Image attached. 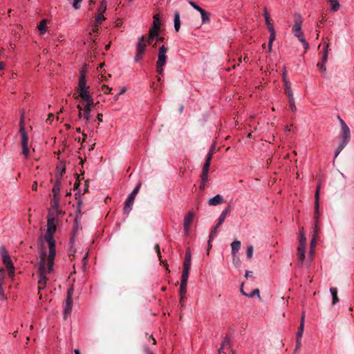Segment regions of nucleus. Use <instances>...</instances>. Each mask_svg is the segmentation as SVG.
<instances>
[{"label": "nucleus", "instance_id": "obj_1", "mask_svg": "<svg viewBox=\"0 0 354 354\" xmlns=\"http://www.w3.org/2000/svg\"><path fill=\"white\" fill-rule=\"evenodd\" d=\"M41 242V254L39 262V279L38 281V289L41 290L46 287V281L48 280L46 274H51L53 272V266L52 265V270H49L48 261L46 260V250L44 246L43 238H39Z\"/></svg>", "mask_w": 354, "mask_h": 354}, {"label": "nucleus", "instance_id": "obj_2", "mask_svg": "<svg viewBox=\"0 0 354 354\" xmlns=\"http://www.w3.org/2000/svg\"><path fill=\"white\" fill-rule=\"evenodd\" d=\"M53 234H54L46 231L44 237V239L48 245L49 252L48 254H46V260L50 271L52 270V265H54V260L56 255L55 241L53 238Z\"/></svg>", "mask_w": 354, "mask_h": 354}, {"label": "nucleus", "instance_id": "obj_3", "mask_svg": "<svg viewBox=\"0 0 354 354\" xmlns=\"http://www.w3.org/2000/svg\"><path fill=\"white\" fill-rule=\"evenodd\" d=\"M141 187V183H139L137 186L134 188L133 192L130 194V195L128 196L125 205L124 207L123 211L125 214H129L132 209V207L133 205V202L135 200V198L136 195L138 194L139 189Z\"/></svg>", "mask_w": 354, "mask_h": 354}, {"label": "nucleus", "instance_id": "obj_4", "mask_svg": "<svg viewBox=\"0 0 354 354\" xmlns=\"http://www.w3.org/2000/svg\"><path fill=\"white\" fill-rule=\"evenodd\" d=\"M74 292V289L73 287H71L68 289L67 296L64 303V318L66 319L68 315L71 314L73 306V295Z\"/></svg>", "mask_w": 354, "mask_h": 354}, {"label": "nucleus", "instance_id": "obj_5", "mask_svg": "<svg viewBox=\"0 0 354 354\" xmlns=\"http://www.w3.org/2000/svg\"><path fill=\"white\" fill-rule=\"evenodd\" d=\"M0 254L2 258V261L5 266L7 269L13 268V263L12 262V260L10 259V255L8 254V252L5 247L1 246L0 248Z\"/></svg>", "mask_w": 354, "mask_h": 354}, {"label": "nucleus", "instance_id": "obj_6", "mask_svg": "<svg viewBox=\"0 0 354 354\" xmlns=\"http://www.w3.org/2000/svg\"><path fill=\"white\" fill-rule=\"evenodd\" d=\"M190 267H191V252L189 250H187L185 253L182 275L189 276V271Z\"/></svg>", "mask_w": 354, "mask_h": 354}, {"label": "nucleus", "instance_id": "obj_7", "mask_svg": "<svg viewBox=\"0 0 354 354\" xmlns=\"http://www.w3.org/2000/svg\"><path fill=\"white\" fill-rule=\"evenodd\" d=\"M19 127H20L19 132L21 136V146H26V145H28V136L25 130L24 115H22L21 117Z\"/></svg>", "mask_w": 354, "mask_h": 354}, {"label": "nucleus", "instance_id": "obj_8", "mask_svg": "<svg viewBox=\"0 0 354 354\" xmlns=\"http://www.w3.org/2000/svg\"><path fill=\"white\" fill-rule=\"evenodd\" d=\"M167 50V48H166L164 45L159 48L158 60L156 63L165 65L167 59V56L166 55Z\"/></svg>", "mask_w": 354, "mask_h": 354}, {"label": "nucleus", "instance_id": "obj_9", "mask_svg": "<svg viewBox=\"0 0 354 354\" xmlns=\"http://www.w3.org/2000/svg\"><path fill=\"white\" fill-rule=\"evenodd\" d=\"M94 101L84 103L83 116L84 119L86 120V122H88L91 119V112L92 108L94 106Z\"/></svg>", "mask_w": 354, "mask_h": 354}, {"label": "nucleus", "instance_id": "obj_10", "mask_svg": "<svg viewBox=\"0 0 354 354\" xmlns=\"http://www.w3.org/2000/svg\"><path fill=\"white\" fill-rule=\"evenodd\" d=\"M194 218V214L192 212H189L184 218V231L187 234L189 230V227L193 222Z\"/></svg>", "mask_w": 354, "mask_h": 354}, {"label": "nucleus", "instance_id": "obj_11", "mask_svg": "<svg viewBox=\"0 0 354 354\" xmlns=\"http://www.w3.org/2000/svg\"><path fill=\"white\" fill-rule=\"evenodd\" d=\"M189 276H181V281L179 290V295L182 299H185V294L187 292V284L188 281Z\"/></svg>", "mask_w": 354, "mask_h": 354}, {"label": "nucleus", "instance_id": "obj_12", "mask_svg": "<svg viewBox=\"0 0 354 354\" xmlns=\"http://www.w3.org/2000/svg\"><path fill=\"white\" fill-rule=\"evenodd\" d=\"M351 138V133L349 134H343L342 135V140L337 147L335 153V158L337 157V156L339 154L341 151L346 146L348 142H349Z\"/></svg>", "mask_w": 354, "mask_h": 354}, {"label": "nucleus", "instance_id": "obj_13", "mask_svg": "<svg viewBox=\"0 0 354 354\" xmlns=\"http://www.w3.org/2000/svg\"><path fill=\"white\" fill-rule=\"evenodd\" d=\"M303 20L300 15H295L294 17V25L292 28V32L293 34L299 33L301 31V24Z\"/></svg>", "mask_w": 354, "mask_h": 354}, {"label": "nucleus", "instance_id": "obj_14", "mask_svg": "<svg viewBox=\"0 0 354 354\" xmlns=\"http://www.w3.org/2000/svg\"><path fill=\"white\" fill-rule=\"evenodd\" d=\"M79 96L82 98L84 103L93 101V98L90 94L89 88L87 89H82L77 91Z\"/></svg>", "mask_w": 354, "mask_h": 354}, {"label": "nucleus", "instance_id": "obj_15", "mask_svg": "<svg viewBox=\"0 0 354 354\" xmlns=\"http://www.w3.org/2000/svg\"><path fill=\"white\" fill-rule=\"evenodd\" d=\"M87 88H90V87L86 85V73L82 69L80 71L77 91Z\"/></svg>", "mask_w": 354, "mask_h": 354}, {"label": "nucleus", "instance_id": "obj_16", "mask_svg": "<svg viewBox=\"0 0 354 354\" xmlns=\"http://www.w3.org/2000/svg\"><path fill=\"white\" fill-rule=\"evenodd\" d=\"M319 189L320 186L318 185L316 189L315 195V220L319 219Z\"/></svg>", "mask_w": 354, "mask_h": 354}, {"label": "nucleus", "instance_id": "obj_17", "mask_svg": "<svg viewBox=\"0 0 354 354\" xmlns=\"http://www.w3.org/2000/svg\"><path fill=\"white\" fill-rule=\"evenodd\" d=\"M298 262L302 266L306 257V246L299 245L297 248Z\"/></svg>", "mask_w": 354, "mask_h": 354}, {"label": "nucleus", "instance_id": "obj_18", "mask_svg": "<svg viewBox=\"0 0 354 354\" xmlns=\"http://www.w3.org/2000/svg\"><path fill=\"white\" fill-rule=\"evenodd\" d=\"M61 180L59 178H58L57 180H56V182L53 186V196H54V201L55 203L57 202L58 199H59V191H60V187H61Z\"/></svg>", "mask_w": 354, "mask_h": 354}, {"label": "nucleus", "instance_id": "obj_19", "mask_svg": "<svg viewBox=\"0 0 354 354\" xmlns=\"http://www.w3.org/2000/svg\"><path fill=\"white\" fill-rule=\"evenodd\" d=\"M225 202V201L224 198H223V196H221L220 194H217L208 201V205H212V206H216L220 204L224 203Z\"/></svg>", "mask_w": 354, "mask_h": 354}, {"label": "nucleus", "instance_id": "obj_20", "mask_svg": "<svg viewBox=\"0 0 354 354\" xmlns=\"http://www.w3.org/2000/svg\"><path fill=\"white\" fill-rule=\"evenodd\" d=\"M230 212L231 207L228 206L221 212L217 221V227H220L223 224L225 219L226 218L227 215L229 214Z\"/></svg>", "mask_w": 354, "mask_h": 354}, {"label": "nucleus", "instance_id": "obj_21", "mask_svg": "<svg viewBox=\"0 0 354 354\" xmlns=\"http://www.w3.org/2000/svg\"><path fill=\"white\" fill-rule=\"evenodd\" d=\"M146 40V36H142L137 44L136 50L140 53H143L145 51L146 44L145 43Z\"/></svg>", "mask_w": 354, "mask_h": 354}, {"label": "nucleus", "instance_id": "obj_22", "mask_svg": "<svg viewBox=\"0 0 354 354\" xmlns=\"http://www.w3.org/2000/svg\"><path fill=\"white\" fill-rule=\"evenodd\" d=\"M56 231V225L54 218H48L47 222V232L54 234Z\"/></svg>", "mask_w": 354, "mask_h": 354}, {"label": "nucleus", "instance_id": "obj_23", "mask_svg": "<svg viewBox=\"0 0 354 354\" xmlns=\"http://www.w3.org/2000/svg\"><path fill=\"white\" fill-rule=\"evenodd\" d=\"M198 12L201 13L203 24H207L210 21V14L209 12H206L202 8Z\"/></svg>", "mask_w": 354, "mask_h": 354}, {"label": "nucleus", "instance_id": "obj_24", "mask_svg": "<svg viewBox=\"0 0 354 354\" xmlns=\"http://www.w3.org/2000/svg\"><path fill=\"white\" fill-rule=\"evenodd\" d=\"M296 37L298 38L299 41L303 44L304 46V48H305V50H306L308 47H309V44L306 41L305 38H304V34L302 32V31L299 32V33H295L293 34Z\"/></svg>", "mask_w": 354, "mask_h": 354}, {"label": "nucleus", "instance_id": "obj_25", "mask_svg": "<svg viewBox=\"0 0 354 354\" xmlns=\"http://www.w3.org/2000/svg\"><path fill=\"white\" fill-rule=\"evenodd\" d=\"M174 29L176 32H178L180 28V12L178 11H175L174 12Z\"/></svg>", "mask_w": 354, "mask_h": 354}, {"label": "nucleus", "instance_id": "obj_26", "mask_svg": "<svg viewBox=\"0 0 354 354\" xmlns=\"http://www.w3.org/2000/svg\"><path fill=\"white\" fill-rule=\"evenodd\" d=\"M304 328V316L301 318L300 325L298 328V330L296 335V339H301Z\"/></svg>", "mask_w": 354, "mask_h": 354}, {"label": "nucleus", "instance_id": "obj_27", "mask_svg": "<svg viewBox=\"0 0 354 354\" xmlns=\"http://www.w3.org/2000/svg\"><path fill=\"white\" fill-rule=\"evenodd\" d=\"M232 254L234 257L241 248V241H234L231 243Z\"/></svg>", "mask_w": 354, "mask_h": 354}, {"label": "nucleus", "instance_id": "obj_28", "mask_svg": "<svg viewBox=\"0 0 354 354\" xmlns=\"http://www.w3.org/2000/svg\"><path fill=\"white\" fill-rule=\"evenodd\" d=\"M330 292L332 295V304L333 305H335L339 301V298L337 297V290L336 288H330Z\"/></svg>", "mask_w": 354, "mask_h": 354}, {"label": "nucleus", "instance_id": "obj_29", "mask_svg": "<svg viewBox=\"0 0 354 354\" xmlns=\"http://www.w3.org/2000/svg\"><path fill=\"white\" fill-rule=\"evenodd\" d=\"M338 119L339 120V122H340V124L342 127V134L351 133L350 129H349L348 127L347 126V124L345 123V122L339 116H338Z\"/></svg>", "mask_w": 354, "mask_h": 354}, {"label": "nucleus", "instance_id": "obj_30", "mask_svg": "<svg viewBox=\"0 0 354 354\" xmlns=\"http://www.w3.org/2000/svg\"><path fill=\"white\" fill-rule=\"evenodd\" d=\"M299 245L306 246V239L305 234L304 232V228H301V230L299 232Z\"/></svg>", "mask_w": 354, "mask_h": 354}, {"label": "nucleus", "instance_id": "obj_31", "mask_svg": "<svg viewBox=\"0 0 354 354\" xmlns=\"http://www.w3.org/2000/svg\"><path fill=\"white\" fill-rule=\"evenodd\" d=\"M285 82V93L288 95V98L293 97L292 92L290 88V82L288 81L284 80Z\"/></svg>", "mask_w": 354, "mask_h": 354}, {"label": "nucleus", "instance_id": "obj_32", "mask_svg": "<svg viewBox=\"0 0 354 354\" xmlns=\"http://www.w3.org/2000/svg\"><path fill=\"white\" fill-rule=\"evenodd\" d=\"M6 279V272L3 268H0V294L2 293V286Z\"/></svg>", "mask_w": 354, "mask_h": 354}, {"label": "nucleus", "instance_id": "obj_33", "mask_svg": "<svg viewBox=\"0 0 354 354\" xmlns=\"http://www.w3.org/2000/svg\"><path fill=\"white\" fill-rule=\"evenodd\" d=\"M38 29H39L41 35H44L46 32V20L43 19L40 21L39 24L38 25Z\"/></svg>", "mask_w": 354, "mask_h": 354}, {"label": "nucleus", "instance_id": "obj_34", "mask_svg": "<svg viewBox=\"0 0 354 354\" xmlns=\"http://www.w3.org/2000/svg\"><path fill=\"white\" fill-rule=\"evenodd\" d=\"M210 164H211V162H209L208 160L205 161V162L203 165V171H202V174H201L202 176H208Z\"/></svg>", "mask_w": 354, "mask_h": 354}, {"label": "nucleus", "instance_id": "obj_35", "mask_svg": "<svg viewBox=\"0 0 354 354\" xmlns=\"http://www.w3.org/2000/svg\"><path fill=\"white\" fill-rule=\"evenodd\" d=\"M330 3V8L333 11H337L339 8V3L337 0L328 1Z\"/></svg>", "mask_w": 354, "mask_h": 354}, {"label": "nucleus", "instance_id": "obj_36", "mask_svg": "<svg viewBox=\"0 0 354 354\" xmlns=\"http://www.w3.org/2000/svg\"><path fill=\"white\" fill-rule=\"evenodd\" d=\"M328 47H329V45L328 44H324V50L322 53V59L324 60V62H327L328 60Z\"/></svg>", "mask_w": 354, "mask_h": 354}, {"label": "nucleus", "instance_id": "obj_37", "mask_svg": "<svg viewBox=\"0 0 354 354\" xmlns=\"http://www.w3.org/2000/svg\"><path fill=\"white\" fill-rule=\"evenodd\" d=\"M159 30V28H157V26L155 25V27H152L150 30H149V36L150 37H158V32Z\"/></svg>", "mask_w": 354, "mask_h": 354}, {"label": "nucleus", "instance_id": "obj_38", "mask_svg": "<svg viewBox=\"0 0 354 354\" xmlns=\"http://www.w3.org/2000/svg\"><path fill=\"white\" fill-rule=\"evenodd\" d=\"M268 29L269 32H270L269 41H270V43H272L274 41V40L275 39V32H274V26L269 25V28H268Z\"/></svg>", "mask_w": 354, "mask_h": 354}, {"label": "nucleus", "instance_id": "obj_39", "mask_svg": "<svg viewBox=\"0 0 354 354\" xmlns=\"http://www.w3.org/2000/svg\"><path fill=\"white\" fill-rule=\"evenodd\" d=\"M105 20L103 13H100L95 17V26H98L101 23Z\"/></svg>", "mask_w": 354, "mask_h": 354}, {"label": "nucleus", "instance_id": "obj_40", "mask_svg": "<svg viewBox=\"0 0 354 354\" xmlns=\"http://www.w3.org/2000/svg\"><path fill=\"white\" fill-rule=\"evenodd\" d=\"M317 238L315 236H313L310 241V254H313L314 252V248L316 246Z\"/></svg>", "mask_w": 354, "mask_h": 354}, {"label": "nucleus", "instance_id": "obj_41", "mask_svg": "<svg viewBox=\"0 0 354 354\" xmlns=\"http://www.w3.org/2000/svg\"><path fill=\"white\" fill-rule=\"evenodd\" d=\"M231 345H232V343H231L230 338L228 337H225L221 346H222L225 348H230Z\"/></svg>", "mask_w": 354, "mask_h": 354}, {"label": "nucleus", "instance_id": "obj_42", "mask_svg": "<svg viewBox=\"0 0 354 354\" xmlns=\"http://www.w3.org/2000/svg\"><path fill=\"white\" fill-rule=\"evenodd\" d=\"M264 17H265V20H266V24H267V27L269 28V25L270 26H273L270 21V15L268 14V11H267V9L266 8H264Z\"/></svg>", "mask_w": 354, "mask_h": 354}, {"label": "nucleus", "instance_id": "obj_43", "mask_svg": "<svg viewBox=\"0 0 354 354\" xmlns=\"http://www.w3.org/2000/svg\"><path fill=\"white\" fill-rule=\"evenodd\" d=\"M219 227H217V223L216 224V225L212 228L211 232H210V234H209V241H212L214 238L216 236V234H217V229Z\"/></svg>", "mask_w": 354, "mask_h": 354}, {"label": "nucleus", "instance_id": "obj_44", "mask_svg": "<svg viewBox=\"0 0 354 354\" xmlns=\"http://www.w3.org/2000/svg\"><path fill=\"white\" fill-rule=\"evenodd\" d=\"M207 178H208V176H202L201 175V185H200V189L201 190H203L205 187V185H206V183L207 181Z\"/></svg>", "mask_w": 354, "mask_h": 354}, {"label": "nucleus", "instance_id": "obj_45", "mask_svg": "<svg viewBox=\"0 0 354 354\" xmlns=\"http://www.w3.org/2000/svg\"><path fill=\"white\" fill-rule=\"evenodd\" d=\"M253 246L250 245L248 247L247 252H246V257L248 259H251L253 255Z\"/></svg>", "mask_w": 354, "mask_h": 354}, {"label": "nucleus", "instance_id": "obj_46", "mask_svg": "<svg viewBox=\"0 0 354 354\" xmlns=\"http://www.w3.org/2000/svg\"><path fill=\"white\" fill-rule=\"evenodd\" d=\"M106 10V3L104 0L101 1V5L98 8L100 13H104Z\"/></svg>", "mask_w": 354, "mask_h": 354}, {"label": "nucleus", "instance_id": "obj_47", "mask_svg": "<svg viewBox=\"0 0 354 354\" xmlns=\"http://www.w3.org/2000/svg\"><path fill=\"white\" fill-rule=\"evenodd\" d=\"M326 62H324V60L322 59V62L317 63V66L321 71L326 72V67L324 66V64Z\"/></svg>", "mask_w": 354, "mask_h": 354}, {"label": "nucleus", "instance_id": "obj_48", "mask_svg": "<svg viewBox=\"0 0 354 354\" xmlns=\"http://www.w3.org/2000/svg\"><path fill=\"white\" fill-rule=\"evenodd\" d=\"M153 19H154V21H153V27H155V25H156L157 28L160 29V21L158 15H155L153 16Z\"/></svg>", "mask_w": 354, "mask_h": 354}, {"label": "nucleus", "instance_id": "obj_49", "mask_svg": "<svg viewBox=\"0 0 354 354\" xmlns=\"http://www.w3.org/2000/svg\"><path fill=\"white\" fill-rule=\"evenodd\" d=\"M288 102H289L291 110L292 111H295L297 109H296V106L295 104L293 97L288 98Z\"/></svg>", "mask_w": 354, "mask_h": 354}, {"label": "nucleus", "instance_id": "obj_50", "mask_svg": "<svg viewBox=\"0 0 354 354\" xmlns=\"http://www.w3.org/2000/svg\"><path fill=\"white\" fill-rule=\"evenodd\" d=\"M165 65L156 63V71L159 75L163 73V67Z\"/></svg>", "mask_w": 354, "mask_h": 354}, {"label": "nucleus", "instance_id": "obj_51", "mask_svg": "<svg viewBox=\"0 0 354 354\" xmlns=\"http://www.w3.org/2000/svg\"><path fill=\"white\" fill-rule=\"evenodd\" d=\"M301 346V339H296V346L295 348V353H297L298 351L300 350Z\"/></svg>", "mask_w": 354, "mask_h": 354}, {"label": "nucleus", "instance_id": "obj_52", "mask_svg": "<svg viewBox=\"0 0 354 354\" xmlns=\"http://www.w3.org/2000/svg\"><path fill=\"white\" fill-rule=\"evenodd\" d=\"M101 89L102 91L105 93V94H109L111 93V88H109L108 86L105 85V84H103L101 87Z\"/></svg>", "mask_w": 354, "mask_h": 354}, {"label": "nucleus", "instance_id": "obj_53", "mask_svg": "<svg viewBox=\"0 0 354 354\" xmlns=\"http://www.w3.org/2000/svg\"><path fill=\"white\" fill-rule=\"evenodd\" d=\"M82 1V0H73V6L75 10H77L80 8V3Z\"/></svg>", "mask_w": 354, "mask_h": 354}, {"label": "nucleus", "instance_id": "obj_54", "mask_svg": "<svg viewBox=\"0 0 354 354\" xmlns=\"http://www.w3.org/2000/svg\"><path fill=\"white\" fill-rule=\"evenodd\" d=\"M254 295H257L259 297H260L259 295V290L258 288L254 289L250 294H248V297H252Z\"/></svg>", "mask_w": 354, "mask_h": 354}, {"label": "nucleus", "instance_id": "obj_55", "mask_svg": "<svg viewBox=\"0 0 354 354\" xmlns=\"http://www.w3.org/2000/svg\"><path fill=\"white\" fill-rule=\"evenodd\" d=\"M189 4L190 6H192L195 10H196L197 11H199L201 10V7L199 6H198L194 1H189Z\"/></svg>", "mask_w": 354, "mask_h": 354}, {"label": "nucleus", "instance_id": "obj_56", "mask_svg": "<svg viewBox=\"0 0 354 354\" xmlns=\"http://www.w3.org/2000/svg\"><path fill=\"white\" fill-rule=\"evenodd\" d=\"M189 4L190 6H192L195 10H196L197 11H199L201 10V7L199 6H198L194 1H189Z\"/></svg>", "mask_w": 354, "mask_h": 354}, {"label": "nucleus", "instance_id": "obj_57", "mask_svg": "<svg viewBox=\"0 0 354 354\" xmlns=\"http://www.w3.org/2000/svg\"><path fill=\"white\" fill-rule=\"evenodd\" d=\"M22 148H23V151H22L23 154L26 156V158H28V154H29V149H28V145L22 146Z\"/></svg>", "mask_w": 354, "mask_h": 354}, {"label": "nucleus", "instance_id": "obj_58", "mask_svg": "<svg viewBox=\"0 0 354 354\" xmlns=\"http://www.w3.org/2000/svg\"><path fill=\"white\" fill-rule=\"evenodd\" d=\"M80 176H78V175L77 174V179H76V182H75V183L74 184V187H73L74 190H75V189H78V187H79V186H80Z\"/></svg>", "mask_w": 354, "mask_h": 354}, {"label": "nucleus", "instance_id": "obj_59", "mask_svg": "<svg viewBox=\"0 0 354 354\" xmlns=\"http://www.w3.org/2000/svg\"><path fill=\"white\" fill-rule=\"evenodd\" d=\"M8 277L12 279L15 276V267L13 268L8 269Z\"/></svg>", "mask_w": 354, "mask_h": 354}, {"label": "nucleus", "instance_id": "obj_60", "mask_svg": "<svg viewBox=\"0 0 354 354\" xmlns=\"http://www.w3.org/2000/svg\"><path fill=\"white\" fill-rule=\"evenodd\" d=\"M318 234H319V228H318V225H317V224H316L315 226H314V228H313V236H315L316 237H318Z\"/></svg>", "mask_w": 354, "mask_h": 354}, {"label": "nucleus", "instance_id": "obj_61", "mask_svg": "<svg viewBox=\"0 0 354 354\" xmlns=\"http://www.w3.org/2000/svg\"><path fill=\"white\" fill-rule=\"evenodd\" d=\"M143 53H140L137 51L135 56V61L138 62L140 59L142 58Z\"/></svg>", "mask_w": 354, "mask_h": 354}, {"label": "nucleus", "instance_id": "obj_62", "mask_svg": "<svg viewBox=\"0 0 354 354\" xmlns=\"http://www.w3.org/2000/svg\"><path fill=\"white\" fill-rule=\"evenodd\" d=\"M54 115L53 113H49L48 115V118L46 119V122L50 124L53 120Z\"/></svg>", "mask_w": 354, "mask_h": 354}, {"label": "nucleus", "instance_id": "obj_63", "mask_svg": "<svg viewBox=\"0 0 354 354\" xmlns=\"http://www.w3.org/2000/svg\"><path fill=\"white\" fill-rule=\"evenodd\" d=\"M65 171H66L65 167H63V168L60 170V172H59L58 174H57V175H56V178H57V179L58 178H59L61 179V178H62V176L63 174H64V173H65Z\"/></svg>", "mask_w": 354, "mask_h": 354}, {"label": "nucleus", "instance_id": "obj_64", "mask_svg": "<svg viewBox=\"0 0 354 354\" xmlns=\"http://www.w3.org/2000/svg\"><path fill=\"white\" fill-rule=\"evenodd\" d=\"M88 184H89V180H86L84 183L85 188L84 190V194L88 192Z\"/></svg>", "mask_w": 354, "mask_h": 354}]
</instances>
